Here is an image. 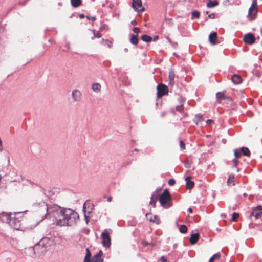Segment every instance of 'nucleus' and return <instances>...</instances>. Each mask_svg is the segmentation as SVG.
Masks as SVG:
<instances>
[{
    "instance_id": "obj_1",
    "label": "nucleus",
    "mask_w": 262,
    "mask_h": 262,
    "mask_svg": "<svg viewBox=\"0 0 262 262\" xmlns=\"http://www.w3.org/2000/svg\"><path fill=\"white\" fill-rule=\"evenodd\" d=\"M50 209L54 221L58 226H72L79 218L75 211L61 208L57 205L54 204Z\"/></svg>"
},
{
    "instance_id": "obj_2",
    "label": "nucleus",
    "mask_w": 262,
    "mask_h": 262,
    "mask_svg": "<svg viewBox=\"0 0 262 262\" xmlns=\"http://www.w3.org/2000/svg\"><path fill=\"white\" fill-rule=\"evenodd\" d=\"M26 223L27 217L22 212H15L13 216L10 217L9 222L11 226L19 230H23L25 228Z\"/></svg>"
},
{
    "instance_id": "obj_3",
    "label": "nucleus",
    "mask_w": 262,
    "mask_h": 262,
    "mask_svg": "<svg viewBox=\"0 0 262 262\" xmlns=\"http://www.w3.org/2000/svg\"><path fill=\"white\" fill-rule=\"evenodd\" d=\"M53 205H50L49 207L46 202H41L39 203H35L34 207L35 211L37 214L42 219H44L48 217H52V213L50 211V209Z\"/></svg>"
},
{
    "instance_id": "obj_4",
    "label": "nucleus",
    "mask_w": 262,
    "mask_h": 262,
    "mask_svg": "<svg viewBox=\"0 0 262 262\" xmlns=\"http://www.w3.org/2000/svg\"><path fill=\"white\" fill-rule=\"evenodd\" d=\"M159 200L161 206L165 208H169L171 206V197L167 189L164 190L163 193L160 195Z\"/></svg>"
},
{
    "instance_id": "obj_5",
    "label": "nucleus",
    "mask_w": 262,
    "mask_h": 262,
    "mask_svg": "<svg viewBox=\"0 0 262 262\" xmlns=\"http://www.w3.org/2000/svg\"><path fill=\"white\" fill-rule=\"evenodd\" d=\"M158 97L160 98L168 93L167 86L163 84H158L157 87Z\"/></svg>"
},
{
    "instance_id": "obj_6",
    "label": "nucleus",
    "mask_w": 262,
    "mask_h": 262,
    "mask_svg": "<svg viewBox=\"0 0 262 262\" xmlns=\"http://www.w3.org/2000/svg\"><path fill=\"white\" fill-rule=\"evenodd\" d=\"M257 4L256 0H253L252 5L249 9L248 15L250 17L251 20L254 19L257 14Z\"/></svg>"
},
{
    "instance_id": "obj_7",
    "label": "nucleus",
    "mask_w": 262,
    "mask_h": 262,
    "mask_svg": "<svg viewBox=\"0 0 262 262\" xmlns=\"http://www.w3.org/2000/svg\"><path fill=\"white\" fill-rule=\"evenodd\" d=\"M102 245L105 247H109L111 245V238L107 232H102L101 235Z\"/></svg>"
},
{
    "instance_id": "obj_8",
    "label": "nucleus",
    "mask_w": 262,
    "mask_h": 262,
    "mask_svg": "<svg viewBox=\"0 0 262 262\" xmlns=\"http://www.w3.org/2000/svg\"><path fill=\"white\" fill-rule=\"evenodd\" d=\"M132 7L136 11L143 12L144 11L141 0H133Z\"/></svg>"
},
{
    "instance_id": "obj_9",
    "label": "nucleus",
    "mask_w": 262,
    "mask_h": 262,
    "mask_svg": "<svg viewBox=\"0 0 262 262\" xmlns=\"http://www.w3.org/2000/svg\"><path fill=\"white\" fill-rule=\"evenodd\" d=\"M243 41L247 44L252 45L255 42V38L253 34L249 33L244 35Z\"/></svg>"
},
{
    "instance_id": "obj_10",
    "label": "nucleus",
    "mask_w": 262,
    "mask_h": 262,
    "mask_svg": "<svg viewBox=\"0 0 262 262\" xmlns=\"http://www.w3.org/2000/svg\"><path fill=\"white\" fill-rule=\"evenodd\" d=\"M146 217L151 223L159 224L160 223L159 217L157 215H152L150 213L146 214Z\"/></svg>"
},
{
    "instance_id": "obj_11",
    "label": "nucleus",
    "mask_w": 262,
    "mask_h": 262,
    "mask_svg": "<svg viewBox=\"0 0 262 262\" xmlns=\"http://www.w3.org/2000/svg\"><path fill=\"white\" fill-rule=\"evenodd\" d=\"M216 99H217V101L220 103V101L222 100H230L231 98H230V97L227 96L226 94H225V93L223 92H217L216 93Z\"/></svg>"
},
{
    "instance_id": "obj_12",
    "label": "nucleus",
    "mask_w": 262,
    "mask_h": 262,
    "mask_svg": "<svg viewBox=\"0 0 262 262\" xmlns=\"http://www.w3.org/2000/svg\"><path fill=\"white\" fill-rule=\"evenodd\" d=\"M103 252L102 251H99L98 253L95 255L92 259V262H103L102 258Z\"/></svg>"
},
{
    "instance_id": "obj_13",
    "label": "nucleus",
    "mask_w": 262,
    "mask_h": 262,
    "mask_svg": "<svg viewBox=\"0 0 262 262\" xmlns=\"http://www.w3.org/2000/svg\"><path fill=\"white\" fill-rule=\"evenodd\" d=\"M72 95L73 99L75 101H78L81 99V93L78 90L75 89L73 91Z\"/></svg>"
},
{
    "instance_id": "obj_14",
    "label": "nucleus",
    "mask_w": 262,
    "mask_h": 262,
    "mask_svg": "<svg viewBox=\"0 0 262 262\" xmlns=\"http://www.w3.org/2000/svg\"><path fill=\"white\" fill-rule=\"evenodd\" d=\"M217 33L215 32H212L209 36V40L212 45L216 43Z\"/></svg>"
},
{
    "instance_id": "obj_15",
    "label": "nucleus",
    "mask_w": 262,
    "mask_h": 262,
    "mask_svg": "<svg viewBox=\"0 0 262 262\" xmlns=\"http://www.w3.org/2000/svg\"><path fill=\"white\" fill-rule=\"evenodd\" d=\"M199 238V234L198 233H193L191 234L189 241L191 245L195 244Z\"/></svg>"
},
{
    "instance_id": "obj_16",
    "label": "nucleus",
    "mask_w": 262,
    "mask_h": 262,
    "mask_svg": "<svg viewBox=\"0 0 262 262\" xmlns=\"http://www.w3.org/2000/svg\"><path fill=\"white\" fill-rule=\"evenodd\" d=\"M191 177H187L185 179V181L186 182V187L187 189H191L194 186V183L193 181H191Z\"/></svg>"
},
{
    "instance_id": "obj_17",
    "label": "nucleus",
    "mask_w": 262,
    "mask_h": 262,
    "mask_svg": "<svg viewBox=\"0 0 262 262\" xmlns=\"http://www.w3.org/2000/svg\"><path fill=\"white\" fill-rule=\"evenodd\" d=\"M232 81L236 84H238L241 83L242 82V78L241 77L237 75H233L232 78H231Z\"/></svg>"
},
{
    "instance_id": "obj_18",
    "label": "nucleus",
    "mask_w": 262,
    "mask_h": 262,
    "mask_svg": "<svg viewBox=\"0 0 262 262\" xmlns=\"http://www.w3.org/2000/svg\"><path fill=\"white\" fill-rule=\"evenodd\" d=\"M227 184L229 186H234L235 185V178L233 175H231L229 176L228 179L227 180Z\"/></svg>"
},
{
    "instance_id": "obj_19",
    "label": "nucleus",
    "mask_w": 262,
    "mask_h": 262,
    "mask_svg": "<svg viewBox=\"0 0 262 262\" xmlns=\"http://www.w3.org/2000/svg\"><path fill=\"white\" fill-rule=\"evenodd\" d=\"M158 196L157 195L153 194L150 198L149 204L152 205L153 207H155L156 206V203L158 200Z\"/></svg>"
},
{
    "instance_id": "obj_20",
    "label": "nucleus",
    "mask_w": 262,
    "mask_h": 262,
    "mask_svg": "<svg viewBox=\"0 0 262 262\" xmlns=\"http://www.w3.org/2000/svg\"><path fill=\"white\" fill-rule=\"evenodd\" d=\"M130 42L133 45H137L138 42V35L132 34L130 38Z\"/></svg>"
},
{
    "instance_id": "obj_21",
    "label": "nucleus",
    "mask_w": 262,
    "mask_h": 262,
    "mask_svg": "<svg viewBox=\"0 0 262 262\" xmlns=\"http://www.w3.org/2000/svg\"><path fill=\"white\" fill-rule=\"evenodd\" d=\"M82 4L81 0H71V4L73 7H78Z\"/></svg>"
},
{
    "instance_id": "obj_22",
    "label": "nucleus",
    "mask_w": 262,
    "mask_h": 262,
    "mask_svg": "<svg viewBox=\"0 0 262 262\" xmlns=\"http://www.w3.org/2000/svg\"><path fill=\"white\" fill-rule=\"evenodd\" d=\"M240 151H241V153L242 152L245 156L248 157L250 156V151L247 147H243L240 149Z\"/></svg>"
},
{
    "instance_id": "obj_23",
    "label": "nucleus",
    "mask_w": 262,
    "mask_h": 262,
    "mask_svg": "<svg viewBox=\"0 0 262 262\" xmlns=\"http://www.w3.org/2000/svg\"><path fill=\"white\" fill-rule=\"evenodd\" d=\"M185 101V99L181 97L180 98V103L181 105L180 106H178L176 108L177 111L182 112L183 110V103Z\"/></svg>"
},
{
    "instance_id": "obj_24",
    "label": "nucleus",
    "mask_w": 262,
    "mask_h": 262,
    "mask_svg": "<svg viewBox=\"0 0 262 262\" xmlns=\"http://www.w3.org/2000/svg\"><path fill=\"white\" fill-rule=\"evenodd\" d=\"M219 5V2L217 1H209L207 4V7L209 8H213Z\"/></svg>"
},
{
    "instance_id": "obj_25",
    "label": "nucleus",
    "mask_w": 262,
    "mask_h": 262,
    "mask_svg": "<svg viewBox=\"0 0 262 262\" xmlns=\"http://www.w3.org/2000/svg\"><path fill=\"white\" fill-rule=\"evenodd\" d=\"M92 88L95 92H99L101 89V85L99 83H96L92 85Z\"/></svg>"
},
{
    "instance_id": "obj_26",
    "label": "nucleus",
    "mask_w": 262,
    "mask_h": 262,
    "mask_svg": "<svg viewBox=\"0 0 262 262\" xmlns=\"http://www.w3.org/2000/svg\"><path fill=\"white\" fill-rule=\"evenodd\" d=\"M141 39L145 42H149L151 41L152 38L147 35H143L141 37Z\"/></svg>"
},
{
    "instance_id": "obj_27",
    "label": "nucleus",
    "mask_w": 262,
    "mask_h": 262,
    "mask_svg": "<svg viewBox=\"0 0 262 262\" xmlns=\"http://www.w3.org/2000/svg\"><path fill=\"white\" fill-rule=\"evenodd\" d=\"M174 78V74L172 71H171L169 73L168 79L169 80V83L170 84H173V80Z\"/></svg>"
},
{
    "instance_id": "obj_28",
    "label": "nucleus",
    "mask_w": 262,
    "mask_h": 262,
    "mask_svg": "<svg viewBox=\"0 0 262 262\" xmlns=\"http://www.w3.org/2000/svg\"><path fill=\"white\" fill-rule=\"evenodd\" d=\"M46 240V239H42L40 240V241L39 242V243H38V244L37 245H35V246H34V249H35V250H37L39 249V247H40V246H43V245H44V243H45V241Z\"/></svg>"
},
{
    "instance_id": "obj_29",
    "label": "nucleus",
    "mask_w": 262,
    "mask_h": 262,
    "mask_svg": "<svg viewBox=\"0 0 262 262\" xmlns=\"http://www.w3.org/2000/svg\"><path fill=\"white\" fill-rule=\"evenodd\" d=\"M179 231L182 233H185L187 231V227L184 225H182L179 228Z\"/></svg>"
},
{
    "instance_id": "obj_30",
    "label": "nucleus",
    "mask_w": 262,
    "mask_h": 262,
    "mask_svg": "<svg viewBox=\"0 0 262 262\" xmlns=\"http://www.w3.org/2000/svg\"><path fill=\"white\" fill-rule=\"evenodd\" d=\"M234 155L235 156V158L238 159L240 158V157L241 156V151H240V150H238L236 149H234Z\"/></svg>"
},
{
    "instance_id": "obj_31",
    "label": "nucleus",
    "mask_w": 262,
    "mask_h": 262,
    "mask_svg": "<svg viewBox=\"0 0 262 262\" xmlns=\"http://www.w3.org/2000/svg\"><path fill=\"white\" fill-rule=\"evenodd\" d=\"M200 17V12L195 11L192 13V19L199 18Z\"/></svg>"
},
{
    "instance_id": "obj_32",
    "label": "nucleus",
    "mask_w": 262,
    "mask_h": 262,
    "mask_svg": "<svg viewBox=\"0 0 262 262\" xmlns=\"http://www.w3.org/2000/svg\"><path fill=\"white\" fill-rule=\"evenodd\" d=\"M103 41L104 42V45H106L108 48H111L112 47L113 43L112 41L106 39H103Z\"/></svg>"
},
{
    "instance_id": "obj_33",
    "label": "nucleus",
    "mask_w": 262,
    "mask_h": 262,
    "mask_svg": "<svg viewBox=\"0 0 262 262\" xmlns=\"http://www.w3.org/2000/svg\"><path fill=\"white\" fill-rule=\"evenodd\" d=\"M93 35L95 38H100L101 36V34L99 31H93Z\"/></svg>"
},
{
    "instance_id": "obj_34",
    "label": "nucleus",
    "mask_w": 262,
    "mask_h": 262,
    "mask_svg": "<svg viewBox=\"0 0 262 262\" xmlns=\"http://www.w3.org/2000/svg\"><path fill=\"white\" fill-rule=\"evenodd\" d=\"M142 244L144 246H146L147 245H151L152 246H154L155 245V244H154L153 243H148L147 242H146L145 240H143L142 241Z\"/></svg>"
},
{
    "instance_id": "obj_35",
    "label": "nucleus",
    "mask_w": 262,
    "mask_h": 262,
    "mask_svg": "<svg viewBox=\"0 0 262 262\" xmlns=\"http://www.w3.org/2000/svg\"><path fill=\"white\" fill-rule=\"evenodd\" d=\"M239 217V214L237 213L234 212L232 214V221H236L237 219Z\"/></svg>"
},
{
    "instance_id": "obj_36",
    "label": "nucleus",
    "mask_w": 262,
    "mask_h": 262,
    "mask_svg": "<svg viewBox=\"0 0 262 262\" xmlns=\"http://www.w3.org/2000/svg\"><path fill=\"white\" fill-rule=\"evenodd\" d=\"M221 257V254L219 253H216V254H214V255H213V256L211 257L212 258H213V259L214 260H216V259H220Z\"/></svg>"
},
{
    "instance_id": "obj_37",
    "label": "nucleus",
    "mask_w": 262,
    "mask_h": 262,
    "mask_svg": "<svg viewBox=\"0 0 262 262\" xmlns=\"http://www.w3.org/2000/svg\"><path fill=\"white\" fill-rule=\"evenodd\" d=\"M176 181L173 179H171L168 180V184L170 186H173L175 184Z\"/></svg>"
},
{
    "instance_id": "obj_38",
    "label": "nucleus",
    "mask_w": 262,
    "mask_h": 262,
    "mask_svg": "<svg viewBox=\"0 0 262 262\" xmlns=\"http://www.w3.org/2000/svg\"><path fill=\"white\" fill-rule=\"evenodd\" d=\"M254 216L256 219L260 218L262 216V211L256 213Z\"/></svg>"
},
{
    "instance_id": "obj_39",
    "label": "nucleus",
    "mask_w": 262,
    "mask_h": 262,
    "mask_svg": "<svg viewBox=\"0 0 262 262\" xmlns=\"http://www.w3.org/2000/svg\"><path fill=\"white\" fill-rule=\"evenodd\" d=\"M180 146L181 148L182 149H185V143H184V142L182 140H181L180 141Z\"/></svg>"
},
{
    "instance_id": "obj_40",
    "label": "nucleus",
    "mask_w": 262,
    "mask_h": 262,
    "mask_svg": "<svg viewBox=\"0 0 262 262\" xmlns=\"http://www.w3.org/2000/svg\"><path fill=\"white\" fill-rule=\"evenodd\" d=\"M85 256L91 258V254L90 251L89 249V248H86V254H85Z\"/></svg>"
},
{
    "instance_id": "obj_41",
    "label": "nucleus",
    "mask_w": 262,
    "mask_h": 262,
    "mask_svg": "<svg viewBox=\"0 0 262 262\" xmlns=\"http://www.w3.org/2000/svg\"><path fill=\"white\" fill-rule=\"evenodd\" d=\"M133 31L135 33H138L140 32V28L138 27H135L133 28Z\"/></svg>"
},
{
    "instance_id": "obj_42",
    "label": "nucleus",
    "mask_w": 262,
    "mask_h": 262,
    "mask_svg": "<svg viewBox=\"0 0 262 262\" xmlns=\"http://www.w3.org/2000/svg\"><path fill=\"white\" fill-rule=\"evenodd\" d=\"M238 159H237V158H234L233 160V166H236L238 163Z\"/></svg>"
},
{
    "instance_id": "obj_43",
    "label": "nucleus",
    "mask_w": 262,
    "mask_h": 262,
    "mask_svg": "<svg viewBox=\"0 0 262 262\" xmlns=\"http://www.w3.org/2000/svg\"><path fill=\"white\" fill-rule=\"evenodd\" d=\"M83 262H91V258L85 256Z\"/></svg>"
},
{
    "instance_id": "obj_44",
    "label": "nucleus",
    "mask_w": 262,
    "mask_h": 262,
    "mask_svg": "<svg viewBox=\"0 0 262 262\" xmlns=\"http://www.w3.org/2000/svg\"><path fill=\"white\" fill-rule=\"evenodd\" d=\"M254 209H255V211L256 210L261 211L262 210V206H261V205L257 206Z\"/></svg>"
},
{
    "instance_id": "obj_45",
    "label": "nucleus",
    "mask_w": 262,
    "mask_h": 262,
    "mask_svg": "<svg viewBox=\"0 0 262 262\" xmlns=\"http://www.w3.org/2000/svg\"><path fill=\"white\" fill-rule=\"evenodd\" d=\"M208 17L210 19H213L215 17V14L214 13H211L208 15Z\"/></svg>"
},
{
    "instance_id": "obj_46",
    "label": "nucleus",
    "mask_w": 262,
    "mask_h": 262,
    "mask_svg": "<svg viewBox=\"0 0 262 262\" xmlns=\"http://www.w3.org/2000/svg\"><path fill=\"white\" fill-rule=\"evenodd\" d=\"M161 260L162 262H167V259L163 256L161 257Z\"/></svg>"
},
{
    "instance_id": "obj_47",
    "label": "nucleus",
    "mask_w": 262,
    "mask_h": 262,
    "mask_svg": "<svg viewBox=\"0 0 262 262\" xmlns=\"http://www.w3.org/2000/svg\"><path fill=\"white\" fill-rule=\"evenodd\" d=\"M87 18H88V19L91 20H92V21H95V20H96V17H94V16H93V17H89V16H87Z\"/></svg>"
},
{
    "instance_id": "obj_48",
    "label": "nucleus",
    "mask_w": 262,
    "mask_h": 262,
    "mask_svg": "<svg viewBox=\"0 0 262 262\" xmlns=\"http://www.w3.org/2000/svg\"><path fill=\"white\" fill-rule=\"evenodd\" d=\"M213 122V121L212 120L208 119L206 121V123L209 124L212 123Z\"/></svg>"
},
{
    "instance_id": "obj_49",
    "label": "nucleus",
    "mask_w": 262,
    "mask_h": 262,
    "mask_svg": "<svg viewBox=\"0 0 262 262\" xmlns=\"http://www.w3.org/2000/svg\"><path fill=\"white\" fill-rule=\"evenodd\" d=\"M112 197L111 196H108L107 198V200L108 202H111L112 201Z\"/></svg>"
},
{
    "instance_id": "obj_50",
    "label": "nucleus",
    "mask_w": 262,
    "mask_h": 262,
    "mask_svg": "<svg viewBox=\"0 0 262 262\" xmlns=\"http://www.w3.org/2000/svg\"><path fill=\"white\" fill-rule=\"evenodd\" d=\"M254 212H255V209H253V211L251 213V214L250 215V217H251L252 216H254Z\"/></svg>"
},
{
    "instance_id": "obj_51",
    "label": "nucleus",
    "mask_w": 262,
    "mask_h": 262,
    "mask_svg": "<svg viewBox=\"0 0 262 262\" xmlns=\"http://www.w3.org/2000/svg\"><path fill=\"white\" fill-rule=\"evenodd\" d=\"M66 47L68 50H69L70 49V45L69 43L66 44Z\"/></svg>"
},
{
    "instance_id": "obj_52",
    "label": "nucleus",
    "mask_w": 262,
    "mask_h": 262,
    "mask_svg": "<svg viewBox=\"0 0 262 262\" xmlns=\"http://www.w3.org/2000/svg\"><path fill=\"white\" fill-rule=\"evenodd\" d=\"M185 166L186 167H188V168H189L190 167L189 164H188V162H185Z\"/></svg>"
},
{
    "instance_id": "obj_53",
    "label": "nucleus",
    "mask_w": 262,
    "mask_h": 262,
    "mask_svg": "<svg viewBox=\"0 0 262 262\" xmlns=\"http://www.w3.org/2000/svg\"><path fill=\"white\" fill-rule=\"evenodd\" d=\"M188 211L189 213H192V209L191 208H189L188 209Z\"/></svg>"
},
{
    "instance_id": "obj_54",
    "label": "nucleus",
    "mask_w": 262,
    "mask_h": 262,
    "mask_svg": "<svg viewBox=\"0 0 262 262\" xmlns=\"http://www.w3.org/2000/svg\"><path fill=\"white\" fill-rule=\"evenodd\" d=\"M132 25H135L137 24V23H136V21L134 20V21H132Z\"/></svg>"
},
{
    "instance_id": "obj_55",
    "label": "nucleus",
    "mask_w": 262,
    "mask_h": 262,
    "mask_svg": "<svg viewBox=\"0 0 262 262\" xmlns=\"http://www.w3.org/2000/svg\"><path fill=\"white\" fill-rule=\"evenodd\" d=\"M214 260L211 257L209 259L208 262H213Z\"/></svg>"
},
{
    "instance_id": "obj_56",
    "label": "nucleus",
    "mask_w": 262,
    "mask_h": 262,
    "mask_svg": "<svg viewBox=\"0 0 262 262\" xmlns=\"http://www.w3.org/2000/svg\"><path fill=\"white\" fill-rule=\"evenodd\" d=\"M80 18H83L84 17V15L83 14H80Z\"/></svg>"
},
{
    "instance_id": "obj_57",
    "label": "nucleus",
    "mask_w": 262,
    "mask_h": 262,
    "mask_svg": "<svg viewBox=\"0 0 262 262\" xmlns=\"http://www.w3.org/2000/svg\"><path fill=\"white\" fill-rule=\"evenodd\" d=\"M85 204H84L83 205V209H85Z\"/></svg>"
},
{
    "instance_id": "obj_58",
    "label": "nucleus",
    "mask_w": 262,
    "mask_h": 262,
    "mask_svg": "<svg viewBox=\"0 0 262 262\" xmlns=\"http://www.w3.org/2000/svg\"><path fill=\"white\" fill-rule=\"evenodd\" d=\"M246 195H247V194H246V193H244V196H246Z\"/></svg>"
},
{
    "instance_id": "obj_59",
    "label": "nucleus",
    "mask_w": 262,
    "mask_h": 262,
    "mask_svg": "<svg viewBox=\"0 0 262 262\" xmlns=\"http://www.w3.org/2000/svg\"><path fill=\"white\" fill-rule=\"evenodd\" d=\"M158 38V36H157V37H155V39H157Z\"/></svg>"
},
{
    "instance_id": "obj_60",
    "label": "nucleus",
    "mask_w": 262,
    "mask_h": 262,
    "mask_svg": "<svg viewBox=\"0 0 262 262\" xmlns=\"http://www.w3.org/2000/svg\"><path fill=\"white\" fill-rule=\"evenodd\" d=\"M158 38V36H157V37H155V39H157Z\"/></svg>"
}]
</instances>
